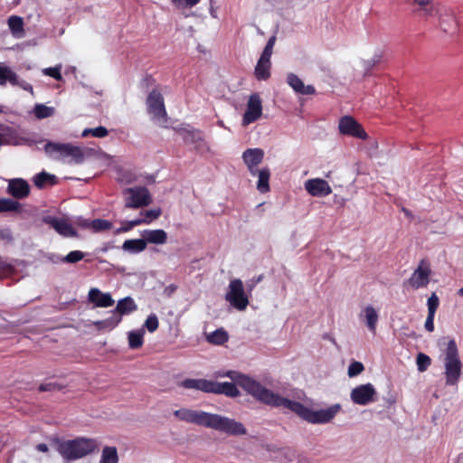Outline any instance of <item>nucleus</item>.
Wrapping results in <instances>:
<instances>
[{"instance_id":"nucleus-1","label":"nucleus","mask_w":463,"mask_h":463,"mask_svg":"<svg viewBox=\"0 0 463 463\" xmlns=\"http://www.w3.org/2000/svg\"><path fill=\"white\" fill-rule=\"evenodd\" d=\"M248 388L259 399L260 402L275 408L288 409L304 420L313 424L330 422L341 410V405L335 403L326 409L314 411L298 402L284 398L268 388H262L257 383H251Z\"/></svg>"},{"instance_id":"nucleus-2","label":"nucleus","mask_w":463,"mask_h":463,"mask_svg":"<svg viewBox=\"0 0 463 463\" xmlns=\"http://www.w3.org/2000/svg\"><path fill=\"white\" fill-rule=\"evenodd\" d=\"M173 413L178 420L186 423L213 429L229 435L246 434V429L242 423L220 414L189 408H181Z\"/></svg>"},{"instance_id":"nucleus-3","label":"nucleus","mask_w":463,"mask_h":463,"mask_svg":"<svg viewBox=\"0 0 463 463\" xmlns=\"http://www.w3.org/2000/svg\"><path fill=\"white\" fill-rule=\"evenodd\" d=\"M438 345L444 357L446 383L456 385L460 378L463 366L456 341L453 338L444 336L438 340Z\"/></svg>"},{"instance_id":"nucleus-4","label":"nucleus","mask_w":463,"mask_h":463,"mask_svg":"<svg viewBox=\"0 0 463 463\" xmlns=\"http://www.w3.org/2000/svg\"><path fill=\"white\" fill-rule=\"evenodd\" d=\"M44 151L52 159L67 160L68 164L80 165L84 162V152L80 146L69 143H55L48 141Z\"/></svg>"},{"instance_id":"nucleus-5","label":"nucleus","mask_w":463,"mask_h":463,"mask_svg":"<svg viewBox=\"0 0 463 463\" xmlns=\"http://www.w3.org/2000/svg\"><path fill=\"white\" fill-rule=\"evenodd\" d=\"M96 441L91 439H76L59 444L58 451L64 459L71 461L81 458L95 450Z\"/></svg>"},{"instance_id":"nucleus-6","label":"nucleus","mask_w":463,"mask_h":463,"mask_svg":"<svg viewBox=\"0 0 463 463\" xmlns=\"http://www.w3.org/2000/svg\"><path fill=\"white\" fill-rule=\"evenodd\" d=\"M225 299L237 310L243 311L247 308L249 297L240 279H233L230 281Z\"/></svg>"},{"instance_id":"nucleus-7","label":"nucleus","mask_w":463,"mask_h":463,"mask_svg":"<svg viewBox=\"0 0 463 463\" xmlns=\"http://www.w3.org/2000/svg\"><path fill=\"white\" fill-rule=\"evenodd\" d=\"M147 111L151 119L157 125L164 126L167 122V114L164 98L159 90H153L146 99Z\"/></svg>"},{"instance_id":"nucleus-8","label":"nucleus","mask_w":463,"mask_h":463,"mask_svg":"<svg viewBox=\"0 0 463 463\" xmlns=\"http://www.w3.org/2000/svg\"><path fill=\"white\" fill-rule=\"evenodd\" d=\"M124 203L126 208H142L150 204L151 194L144 186L127 188L124 191Z\"/></svg>"},{"instance_id":"nucleus-9","label":"nucleus","mask_w":463,"mask_h":463,"mask_svg":"<svg viewBox=\"0 0 463 463\" xmlns=\"http://www.w3.org/2000/svg\"><path fill=\"white\" fill-rule=\"evenodd\" d=\"M339 133L344 136H349L359 139H366L367 133L362 125L351 116H343L338 121Z\"/></svg>"},{"instance_id":"nucleus-10","label":"nucleus","mask_w":463,"mask_h":463,"mask_svg":"<svg viewBox=\"0 0 463 463\" xmlns=\"http://www.w3.org/2000/svg\"><path fill=\"white\" fill-rule=\"evenodd\" d=\"M43 222L52 227L58 234L65 238L78 237L77 231L65 219L53 215H46L43 217Z\"/></svg>"},{"instance_id":"nucleus-11","label":"nucleus","mask_w":463,"mask_h":463,"mask_svg":"<svg viewBox=\"0 0 463 463\" xmlns=\"http://www.w3.org/2000/svg\"><path fill=\"white\" fill-rule=\"evenodd\" d=\"M375 394L376 391L373 385L366 383L354 388L350 393V398L354 404L367 405L374 402Z\"/></svg>"},{"instance_id":"nucleus-12","label":"nucleus","mask_w":463,"mask_h":463,"mask_svg":"<svg viewBox=\"0 0 463 463\" xmlns=\"http://www.w3.org/2000/svg\"><path fill=\"white\" fill-rule=\"evenodd\" d=\"M262 114V104L258 93L250 96L246 111L242 118V125L248 126L260 118Z\"/></svg>"},{"instance_id":"nucleus-13","label":"nucleus","mask_w":463,"mask_h":463,"mask_svg":"<svg viewBox=\"0 0 463 463\" xmlns=\"http://www.w3.org/2000/svg\"><path fill=\"white\" fill-rule=\"evenodd\" d=\"M430 265L425 260H421L408 282L415 289L424 288L430 282Z\"/></svg>"},{"instance_id":"nucleus-14","label":"nucleus","mask_w":463,"mask_h":463,"mask_svg":"<svg viewBox=\"0 0 463 463\" xmlns=\"http://www.w3.org/2000/svg\"><path fill=\"white\" fill-rule=\"evenodd\" d=\"M306 191L315 197H325L332 193L329 184L322 178L308 179L305 182Z\"/></svg>"},{"instance_id":"nucleus-15","label":"nucleus","mask_w":463,"mask_h":463,"mask_svg":"<svg viewBox=\"0 0 463 463\" xmlns=\"http://www.w3.org/2000/svg\"><path fill=\"white\" fill-rule=\"evenodd\" d=\"M181 136L184 143L193 145L198 151H206L209 149L201 131L197 129H183Z\"/></svg>"},{"instance_id":"nucleus-16","label":"nucleus","mask_w":463,"mask_h":463,"mask_svg":"<svg viewBox=\"0 0 463 463\" xmlns=\"http://www.w3.org/2000/svg\"><path fill=\"white\" fill-rule=\"evenodd\" d=\"M7 193L15 199H24L30 194V185L24 179H10L7 186Z\"/></svg>"},{"instance_id":"nucleus-17","label":"nucleus","mask_w":463,"mask_h":463,"mask_svg":"<svg viewBox=\"0 0 463 463\" xmlns=\"http://www.w3.org/2000/svg\"><path fill=\"white\" fill-rule=\"evenodd\" d=\"M439 25L440 29L448 34H453L457 30V22L450 10L445 6L441 9V14H438Z\"/></svg>"},{"instance_id":"nucleus-18","label":"nucleus","mask_w":463,"mask_h":463,"mask_svg":"<svg viewBox=\"0 0 463 463\" xmlns=\"http://www.w3.org/2000/svg\"><path fill=\"white\" fill-rule=\"evenodd\" d=\"M88 299L99 307H109L114 305L115 301L109 293H103L97 288L90 289Z\"/></svg>"},{"instance_id":"nucleus-19","label":"nucleus","mask_w":463,"mask_h":463,"mask_svg":"<svg viewBox=\"0 0 463 463\" xmlns=\"http://www.w3.org/2000/svg\"><path fill=\"white\" fill-rule=\"evenodd\" d=\"M225 376L231 378L232 380H234L237 382V383L250 395H251L255 400H257L259 402V399L253 395L250 391L249 390L248 386L252 383H257L259 386L262 387V388H266L265 386H263L260 382L256 381L255 379L248 376V375H244V374H241L237 372H234V371H229L225 373Z\"/></svg>"},{"instance_id":"nucleus-20","label":"nucleus","mask_w":463,"mask_h":463,"mask_svg":"<svg viewBox=\"0 0 463 463\" xmlns=\"http://www.w3.org/2000/svg\"><path fill=\"white\" fill-rule=\"evenodd\" d=\"M287 82L298 94L312 95L316 92V90L312 85H305L302 80L294 73L288 74Z\"/></svg>"},{"instance_id":"nucleus-21","label":"nucleus","mask_w":463,"mask_h":463,"mask_svg":"<svg viewBox=\"0 0 463 463\" xmlns=\"http://www.w3.org/2000/svg\"><path fill=\"white\" fill-rule=\"evenodd\" d=\"M210 393L225 394L229 397H237L240 395V391L233 383H217L212 381Z\"/></svg>"},{"instance_id":"nucleus-22","label":"nucleus","mask_w":463,"mask_h":463,"mask_svg":"<svg viewBox=\"0 0 463 463\" xmlns=\"http://www.w3.org/2000/svg\"><path fill=\"white\" fill-rule=\"evenodd\" d=\"M141 236L146 241V245L147 243L163 245L167 241V233L162 229L144 230Z\"/></svg>"},{"instance_id":"nucleus-23","label":"nucleus","mask_w":463,"mask_h":463,"mask_svg":"<svg viewBox=\"0 0 463 463\" xmlns=\"http://www.w3.org/2000/svg\"><path fill=\"white\" fill-rule=\"evenodd\" d=\"M360 318L364 322L368 330L375 334L379 319V315L375 308L372 306L365 307L360 314Z\"/></svg>"},{"instance_id":"nucleus-24","label":"nucleus","mask_w":463,"mask_h":463,"mask_svg":"<svg viewBox=\"0 0 463 463\" xmlns=\"http://www.w3.org/2000/svg\"><path fill=\"white\" fill-rule=\"evenodd\" d=\"M246 166H258L264 158V151L261 148H248L241 156Z\"/></svg>"},{"instance_id":"nucleus-25","label":"nucleus","mask_w":463,"mask_h":463,"mask_svg":"<svg viewBox=\"0 0 463 463\" xmlns=\"http://www.w3.org/2000/svg\"><path fill=\"white\" fill-rule=\"evenodd\" d=\"M212 381L205 379H184L180 383V386L184 389H193L210 393Z\"/></svg>"},{"instance_id":"nucleus-26","label":"nucleus","mask_w":463,"mask_h":463,"mask_svg":"<svg viewBox=\"0 0 463 463\" xmlns=\"http://www.w3.org/2000/svg\"><path fill=\"white\" fill-rule=\"evenodd\" d=\"M121 248L124 251L130 254H138L146 250V241L142 237L141 239L126 240Z\"/></svg>"},{"instance_id":"nucleus-27","label":"nucleus","mask_w":463,"mask_h":463,"mask_svg":"<svg viewBox=\"0 0 463 463\" xmlns=\"http://www.w3.org/2000/svg\"><path fill=\"white\" fill-rule=\"evenodd\" d=\"M8 27L14 38L20 39L24 36V20L17 15H12L7 21Z\"/></svg>"},{"instance_id":"nucleus-28","label":"nucleus","mask_w":463,"mask_h":463,"mask_svg":"<svg viewBox=\"0 0 463 463\" xmlns=\"http://www.w3.org/2000/svg\"><path fill=\"white\" fill-rule=\"evenodd\" d=\"M270 60L260 57L255 67V76L259 80H266L270 76Z\"/></svg>"},{"instance_id":"nucleus-29","label":"nucleus","mask_w":463,"mask_h":463,"mask_svg":"<svg viewBox=\"0 0 463 463\" xmlns=\"http://www.w3.org/2000/svg\"><path fill=\"white\" fill-rule=\"evenodd\" d=\"M136 309L137 305L134 300L130 297H126L118 302L117 307L112 313H116L121 317L122 315L129 314Z\"/></svg>"},{"instance_id":"nucleus-30","label":"nucleus","mask_w":463,"mask_h":463,"mask_svg":"<svg viewBox=\"0 0 463 463\" xmlns=\"http://www.w3.org/2000/svg\"><path fill=\"white\" fill-rule=\"evenodd\" d=\"M270 171L268 167L261 168L258 172L257 189L260 193L265 194L269 191Z\"/></svg>"},{"instance_id":"nucleus-31","label":"nucleus","mask_w":463,"mask_h":463,"mask_svg":"<svg viewBox=\"0 0 463 463\" xmlns=\"http://www.w3.org/2000/svg\"><path fill=\"white\" fill-rule=\"evenodd\" d=\"M56 176L45 171H43L33 176V184L36 187L42 189L48 184H54L56 183Z\"/></svg>"},{"instance_id":"nucleus-32","label":"nucleus","mask_w":463,"mask_h":463,"mask_svg":"<svg viewBox=\"0 0 463 463\" xmlns=\"http://www.w3.org/2000/svg\"><path fill=\"white\" fill-rule=\"evenodd\" d=\"M145 335V329L140 328L137 330L129 331L128 334V345L131 349H137L143 345V338Z\"/></svg>"},{"instance_id":"nucleus-33","label":"nucleus","mask_w":463,"mask_h":463,"mask_svg":"<svg viewBox=\"0 0 463 463\" xmlns=\"http://www.w3.org/2000/svg\"><path fill=\"white\" fill-rule=\"evenodd\" d=\"M15 76L16 73L10 67L0 62V86H5L7 82L13 85Z\"/></svg>"},{"instance_id":"nucleus-34","label":"nucleus","mask_w":463,"mask_h":463,"mask_svg":"<svg viewBox=\"0 0 463 463\" xmlns=\"http://www.w3.org/2000/svg\"><path fill=\"white\" fill-rule=\"evenodd\" d=\"M99 463H118V451L115 447L103 448Z\"/></svg>"},{"instance_id":"nucleus-35","label":"nucleus","mask_w":463,"mask_h":463,"mask_svg":"<svg viewBox=\"0 0 463 463\" xmlns=\"http://www.w3.org/2000/svg\"><path fill=\"white\" fill-rule=\"evenodd\" d=\"M120 321V316L116 313H112V315L109 317L104 320L98 321L95 323V325L99 329L111 330L115 328Z\"/></svg>"},{"instance_id":"nucleus-36","label":"nucleus","mask_w":463,"mask_h":463,"mask_svg":"<svg viewBox=\"0 0 463 463\" xmlns=\"http://www.w3.org/2000/svg\"><path fill=\"white\" fill-rule=\"evenodd\" d=\"M206 338H207V341L212 344L222 345L228 341L229 336H228L227 332L224 329L219 328V329H216L215 331L210 333L209 335H207Z\"/></svg>"},{"instance_id":"nucleus-37","label":"nucleus","mask_w":463,"mask_h":463,"mask_svg":"<svg viewBox=\"0 0 463 463\" xmlns=\"http://www.w3.org/2000/svg\"><path fill=\"white\" fill-rule=\"evenodd\" d=\"M54 108L38 103L34 106L33 112L36 118L43 119L52 117L54 114Z\"/></svg>"},{"instance_id":"nucleus-38","label":"nucleus","mask_w":463,"mask_h":463,"mask_svg":"<svg viewBox=\"0 0 463 463\" xmlns=\"http://www.w3.org/2000/svg\"><path fill=\"white\" fill-rule=\"evenodd\" d=\"M20 206L21 204L15 200L10 198L0 199V213L17 211Z\"/></svg>"},{"instance_id":"nucleus-39","label":"nucleus","mask_w":463,"mask_h":463,"mask_svg":"<svg viewBox=\"0 0 463 463\" xmlns=\"http://www.w3.org/2000/svg\"><path fill=\"white\" fill-rule=\"evenodd\" d=\"M383 56V51L380 48L374 51L372 58L364 61V67L366 71L373 69L377 63H379Z\"/></svg>"},{"instance_id":"nucleus-40","label":"nucleus","mask_w":463,"mask_h":463,"mask_svg":"<svg viewBox=\"0 0 463 463\" xmlns=\"http://www.w3.org/2000/svg\"><path fill=\"white\" fill-rule=\"evenodd\" d=\"M442 5L433 4L432 2L429 4L428 5L422 7L421 9H419L418 11L422 15L426 16H438L439 14H441Z\"/></svg>"},{"instance_id":"nucleus-41","label":"nucleus","mask_w":463,"mask_h":463,"mask_svg":"<svg viewBox=\"0 0 463 463\" xmlns=\"http://www.w3.org/2000/svg\"><path fill=\"white\" fill-rule=\"evenodd\" d=\"M111 227H112V222L109 221H107V220H103V219L92 220L91 223H90V229L94 232L107 231V230L111 229Z\"/></svg>"},{"instance_id":"nucleus-42","label":"nucleus","mask_w":463,"mask_h":463,"mask_svg":"<svg viewBox=\"0 0 463 463\" xmlns=\"http://www.w3.org/2000/svg\"><path fill=\"white\" fill-rule=\"evenodd\" d=\"M161 214L160 209H152L145 212H141L140 220H144L143 223H150L153 220L157 219Z\"/></svg>"},{"instance_id":"nucleus-43","label":"nucleus","mask_w":463,"mask_h":463,"mask_svg":"<svg viewBox=\"0 0 463 463\" xmlns=\"http://www.w3.org/2000/svg\"><path fill=\"white\" fill-rule=\"evenodd\" d=\"M416 363L418 370L420 372H424L430 364V358L423 353H419L416 358Z\"/></svg>"},{"instance_id":"nucleus-44","label":"nucleus","mask_w":463,"mask_h":463,"mask_svg":"<svg viewBox=\"0 0 463 463\" xmlns=\"http://www.w3.org/2000/svg\"><path fill=\"white\" fill-rule=\"evenodd\" d=\"M61 65H56L54 67H49L43 70V73L46 76H50L56 80H62V76L61 73Z\"/></svg>"},{"instance_id":"nucleus-45","label":"nucleus","mask_w":463,"mask_h":463,"mask_svg":"<svg viewBox=\"0 0 463 463\" xmlns=\"http://www.w3.org/2000/svg\"><path fill=\"white\" fill-rule=\"evenodd\" d=\"M172 5L178 9L193 8L200 3L201 0H170Z\"/></svg>"},{"instance_id":"nucleus-46","label":"nucleus","mask_w":463,"mask_h":463,"mask_svg":"<svg viewBox=\"0 0 463 463\" xmlns=\"http://www.w3.org/2000/svg\"><path fill=\"white\" fill-rule=\"evenodd\" d=\"M158 318L155 314H150L145 321L144 326L150 333H154L158 328Z\"/></svg>"},{"instance_id":"nucleus-47","label":"nucleus","mask_w":463,"mask_h":463,"mask_svg":"<svg viewBox=\"0 0 463 463\" xmlns=\"http://www.w3.org/2000/svg\"><path fill=\"white\" fill-rule=\"evenodd\" d=\"M364 370V366L361 362L354 361L348 366V376L355 377Z\"/></svg>"},{"instance_id":"nucleus-48","label":"nucleus","mask_w":463,"mask_h":463,"mask_svg":"<svg viewBox=\"0 0 463 463\" xmlns=\"http://www.w3.org/2000/svg\"><path fill=\"white\" fill-rule=\"evenodd\" d=\"M85 254L80 250H72L63 257L64 262L76 263L84 258Z\"/></svg>"},{"instance_id":"nucleus-49","label":"nucleus","mask_w":463,"mask_h":463,"mask_svg":"<svg viewBox=\"0 0 463 463\" xmlns=\"http://www.w3.org/2000/svg\"><path fill=\"white\" fill-rule=\"evenodd\" d=\"M275 43H276V36L275 35H272L271 37H269V39L268 40V43L260 55V57L264 58V59H269L270 60V57L272 55V52H273V47L275 45Z\"/></svg>"},{"instance_id":"nucleus-50","label":"nucleus","mask_w":463,"mask_h":463,"mask_svg":"<svg viewBox=\"0 0 463 463\" xmlns=\"http://www.w3.org/2000/svg\"><path fill=\"white\" fill-rule=\"evenodd\" d=\"M144 220H140V218H137L131 221H128L123 223V225L117 231L118 233L119 232H127L133 229L134 227L142 224Z\"/></svg>"},{"instance_id":"nucleus-51","label":"nucleus","mask_w":463,"mask_h":463,"mask_svg":"<svg viewBox=\"0 0 463 463\" xmlns=\"http://www.w3.org/2000/svg\"><path fill=\"white\" fill-rule=\"evenodd\" d=\"M439 300L435 293H432L430 297L428 298L427 306H428V313L436 314V311L439 307Z\"/></svg>"},{"instance_id":"nucleus-52","label":"nucleus","mask_w":463,"mask_h":463,"mask_svg":"<svg viewBox=\"0 0 463 463\" xmlns=\"http://www.w3.org/2000/svg\"><path fill=\"white\" fill-rule=\"evenodd\" d=\"M13 86H18L23 90L31 92L32 94L33 93V86L25 80L19 79L17 75L15 76V80L13 82Z\"/></svg>"},{"instance_id":"nucleus-53","label":"nucleus","mask_w":463,"mask_h":463,"mask_svg":"<svg viewBox=\"0 0 463 463\" xmlns=\"http://www.w3.org/2000/svg\"><path fill=\"white\" fill-rule=\"evenodd\" d=\"M434 317L435 314L428 313L427 318L425 320L424 327L428 332H432L434 330Z\"/></svg>"},{"instance_id":"nucleus-54","label":"nucleus","mask_w":463,"mask_h":463,"mask_svg":"<svg viewBox=\"0 0 463 463\" xmlns=\"http://www.w3.org/2000/svg\"><path fill=\"white\" fill-rule=\"evenodd\" d=\"M91 135L96 137H104L108 135V129L105 127H97L92 128Z\"/></svg>"},{"instance_id":"nucleus-55","label":"nucleus","mask_w":463,"mask_h":463,"mask_svg":"<svg viewBox=\"0 0 463 463\" xmlns=\"http://www.w3.org/2000/svg\"><path fill=\"white\" fill-rule=\"evenodd\" d=\"M57 388V385L55 383H43L39 386V391L40 392H50V391H53Z\"/></svg>"},{"instance_id":"nucleus-56","label":"nucleus","mask_w":463,"mask_h":463,"mask_svg":"<svg viewBox=\"0 0 463 463\" xmlns=\"http://www.w3.org/2000/svg\"><path fill=\"white\" fill-rule=\"evenodd\" d=\"M48 259L52 262V263H60V262H64V260L62 256L59 255V254H54V253H52L49 255Z\"/></svg>"},{"instance_id":"nucleus-57","label":"nucleus","mask_w":463,"mask_h":463,"mask_svg":"<svg viewBox=\"0 0 463 463\" xmlns=\"http://www.w3.org/2000/svg\"><path fill=\"white\" fill-rule=\"evenodd\" d=\"M91 221L87 219H79L77 224L82 228L90 229Z\"/></svg>"},{"instance_id":"nucleus-58","label":"nucleus","mask_w":463,"mask_h":463,"mask_svg":"<svg viewBox=\"0 0 463 463\" xmlns=\"http://www.w3.org/2000/svg\"><path fill=\"white\" fill-rule=\"evenodd\" d=\"M414 3L419 5V9L428 5L431 3V0H414Z\"/></svg>"},{"instance_id":"nucleus-59","label":"nucleus","mask_w":463,"mask_h":463,"mask_svg":"<svg viewBox=\"0 0 463 463\" xmlns=\"http://www.w3.org/2000/svg\"><path fill=\"white\" fill-rule=\"evenodd\" d=\"M258 166H247L250 174L252 175V176H258V172H260V169H258L257 168Z\"/></svg>"},{"instance_id":"nucleus-60","label":"nucleus","mask_w":463,"mask_h":463,"mask_svg":"<svg viewBox=\"0 0 463 463\" xmlns=\"http://www.w3.org/2000/svg\"><path fill=\"white\" fill-rule=\"evenodd\" d=\"M36 449L40 452H47L48 446L45 443H40L36 446Z\"/></svg>"},{"instance_id":"nucleus-61","label":"nucleus","mask_w":463,"mask_h":463,"mask_svg":"<svg viewBox=\"0 0 463 463\" xmlns=\"http://www.w3.org/2000/svg\"><path fill=\"white\" fill-rule=\"evenodd\" d=\"M9 265L6 263V261L0 256V271L5 270Z\"/></svg>"},{"instance_id":"nucleus-62","label":"nucleus","mask_w":463,"mask_h":463,"mask_svg":"<svg viewBox=\"0 0 463 463\" xmlns=\"http://www.w3.org/2000/svg\"><path fill=\"white\" fill-rule=\"evenodd\" d=\"M91 130L92 128H85L81 133V137H88L90 134H91Z\"/></svg>"},{"instance_id":"nucleus-63","label":"nucleus","mask_w":463,"mask_h":463,"mask_svg":"<svg viewBox=\"0 0 463 463\" xmlns=\"http://www.w3.org/2000/svg\"><path fill=\"white\" fill-rule=\"evenodd\" d=\"M255 285H256V283L254 281L251 283H248L247 284L248 290L251 291Z\"/></svg>"},{"instance_id":"nucleus-64","label":"nucleus","mask_w":463,"mask_h":463,"mask_svg":"<svg viewBox=\"0 0 463 463\" xmlns=\"http://www.w3.org/2000/svg\"><path fill=\"white\" fill-rule=\"evenodd\" d=\"M458 294L460 296V297H463V287L461 288L458 289Z\"/></svg>"}]
</instances>
